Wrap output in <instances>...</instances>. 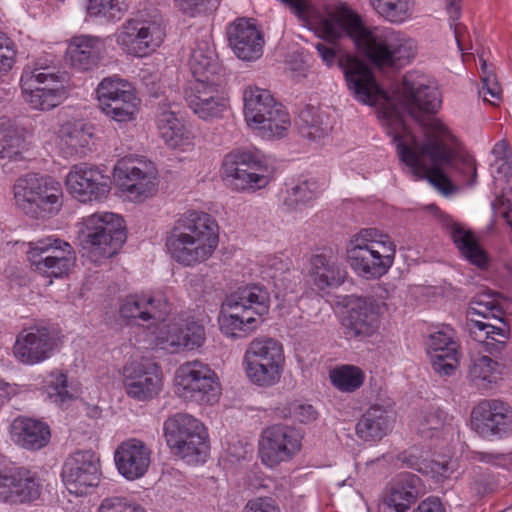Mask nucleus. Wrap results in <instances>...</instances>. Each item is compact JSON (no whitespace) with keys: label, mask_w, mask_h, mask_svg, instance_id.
I'll use <instances>...</instances> for the list:
<instances>
[{"label":"nucleus","mask_w":512,"mask_h":512,"mask_svg":"<svg viewBox=\"0 0 512 512\" xmlns=\"http://www.w3.org/2000/svg\"><path fill=\"white\" fill-rule=\"evenodd\" d=\"M349 92L359 102L379 107V115L393 137L400 161L416 179H426L444 195L454 190L451 178L467 185L476 182L475 159L435 114L442 100L430 77L409 72L388 95L370 67L351 54L338 56Z\"/></svg>","instance_id":"1"},{"label":"nucleus","mask_w":512,"mask_h":512,"mask_svg":"<svg viewBox=\"0 0 512 512\" xmlns=\"http://www.w3.org/2000/svg\"><path fill=\"white\" fill-rule=\"evenodd\" d=\"M121 318L151 323L145 336L147 347L175 355L194 351L206 340L204 324L186 313L172 315V304L161 291L127 295L119 305Z\"/></svg>","instance_id":"2"},{"label":"nucleus","mask_w":512,"mask_h":512,"mask_svg":"<svg viewBox=\"0 0 512 512\" xmlns=\"http://www.w3.org/2000/svg\"><path fill=\"white\" fill-rule=\"evenodd\" d=\"M321 37L333 41L348 36L357 48L379 66H401L414 58L415 41L391 29L365 28L345 3L327 9L319 23Z\"/></svg>","instance_id":"3"},{"label":"nucleus","mask_w":512,"mask_h":512,"mask_svg":"<svg viewBox=\"0 0 512 512\" xmlns=\"http://www.w3.org/2000/svg\"><path fill=\"white\" fill-rule=\"evenodd\" d=\"M219 245V226L215 218L200 210H187L166 237L169 256L180 266L195 267L208 261Z\"/></svg>","instance_id":"4"},{"label":"nucleus","mask_w":512,"mask_h":512,"mask_svg":"<svg viewBox=\"0 0 512 512\" xmlns=\"http://www.w3.org/2000/svg\"><path fill=\"white\" fill-rule=\"evenodd\" d=\"M345 256L356 276L364 280H378L394 265L396 245L383 231L364 228L350 237Z\"/></svg>","instance_id":"5"},{"label":"nucleus","mask_w":512,"mask_h":512,"mask_svg":"<svg viewBox=\"0 0 512 512\" xmlns=\"http://www.w3.org/2000/svg\"><path fill=\"white\" fill-rule=\"evenodd\" d=\"M77 239L95 261L114 256L126 241L124 218L111 211H98L82 217L75 225Z\"/></svg>","instance_id":"6"},{"label":"nucleus","mask_w":512,"mask_h":512,"mask_svg":"<svg viewBox=\"0 0 512 512\" xmlns=\"http://www.w3.org/2000/svg\"><path fill=\"white\" fill-rule=\"evenodd\" d=\"M166 25L156 9L139 10L127 18L113 34L122 53L143 58L155 52L164 42Z\"/></svg>","instance_id":"7"},{"label":"nucleus","mask_w":512,"mask_h":512,"mask_svg":"<svg viewBox=\"0 0 512 512\" xmlns=\"http://www.w3.org/2000/svg\"><path fill=\"white\" fill-rule=\"evenodd\" d=\"M220 176L236 192H256L269 185L273 171L269 159L257 149L237 148L222 161Z\"/></svg>","instance_id":"8"},{"label":"nucleus","mask_w":512,"mask_h":512,"mask_svg":"<svg viewBox=\"0 0 512 512\" xmlns=\"http://www.w3.org/2000/svg\"><path fill=\"white\" fill-rule=\"evenodd\" d=\"M503 301L494 294H481L473 298L467 311L471 334L488 351L502 349L509 338V325L503 321Z\"/></svg>","instance_id":"9"},{"label":"nucleus","mask_w":512,"mask_h":512,"mask_svg":"<svg viewBox=\"0 0 512 512\" xmlns=\"http://www.w3.org/2000/svg\"><path fill=\"white\" fill-rule=\"evenodd\" d=\"M285 363L283 345L270 337L254 338L247 345L242 359L245 376L260 388L277 385L282 378Z\"/></svg>","instance_id":"10"},{"label":"nucleus","mask_w":512,"mask_h":512,"mask_svg":"<svg viewBox=\"0 0 512 512\" xmlns=\"http://www.w3.org/2000/svg\"><path fill=\"white\" fill-rule=\"evenodd\" d=\"M164 435L173 453L191 465L204 463L209 454L205 426L195 417L178 413L164 422Z\"/></svg>","instance_id":"11"},{"label":"nucleus","mask_w":512,"mask_h":512,"mask_svg":"<svg viewBox=\"0 0 512 512\" xmlns=\"http://www.w3.org/2000/svg\"><path fill=\"white\" fill-rule=\"evenodd\" d=\"M13 197L18 208L36 217L57 214L63 205V191L58 181L28 174L16 180Z\"/></svg>","instance_id":"12"},{"label":"nucleus","mask_w":512,"mask_h":512,"mask_svg":"<svg viewBox=\"0 0 512 512\" xmlns=\"http://www.w3.org/2000/svg\"><path fill=\"white\" fill-rule=\"evenodd\" d=\"M120 196L133 203L152 198L158 190V173L153 162L140 156H125L113 167Z\"/></svg>","instance_id":"13"},{"label":"nucleus","mask_w":512,"mask_h":512,"mask_svg":"<svg viewBox=\"0 0 512 512\" xmlns=\"http://www.w3.org/2000/svg\"><path fill=\"white\" fill-rule=\"evenodd\" d=\"M175 393L184 401L213 405L221 396V383L209 365L198 361H186L175 371Z\"/></svg>","instance_id":"14"},{"label":"nucleus","mask_w":512,"mask_h":512,"mask_svg":"<svg viewBox=\"0 0 512 512\" xmlns=\"http://www.w3.org/2000/svg\"><path fill=\"white\" fill-rule=\"evenodd\" d=\"M26 255L31 268L49 279L68 276L76 262L72 246L52 235L28 242Z\"/></svg>","instance_id":"15"},{"label":"nucleus","mask_w":512,"mask_h":512,"mask_svg":"<svg viewBox=\"0 0 512 512\" xmlns=\"http://www.w3.org/2000/svg\"><path fill=\"white\" fill-rule=\"evenodd\" d=\"M101 111L111 120L123 124L137 119L141 99L128 81L119 77H106L96 88Z\"/></svg>","instance_id":"16"},{"label":"nucleus","mask_w":512,"mask_h":512,"mask_svg":"<svg viewBox=\"0 0 512 512\" xmlns=\"http://www.w3.org/2000/svg\"><path fill=\"white\" fill-rule=\"evenodd\" d=\"M20 82L24 101L32 109L50 110L66 98L63 81L49 68L25 69Z\"/></svg>","instance_id":"17"},{"label":"nucleus","mask_w":512,"mask_h":512,"mask_svg":"<svg viewBox=\"0 0 512 512\" xmlns=\"http://www.w3.org/2000/svg\"><path fill=\"white\" fill-rule=\"evenodd\" d=\"M67 192L81 203L102 202L111 192V177L97 165L77 163L65 176Z\"/></svg>","instance_id":"18"},{"label":"nucleus","mask_w":512,"mask_h":512,"mask_svg":"<svg viewBox=\"0 0 512 512\" xmlns=\"http://www.w3.org/2000/svg\"><path fill=\"white\" fill-rule=\"evenodd\" d=\"M302 436L293 427L272 425L263 430L258 454L261 462L268 468H276L291 461L301 450Z\"/></svg>","instance_id":"19"},{"label":"nucleus","mask_w":512,"mask_h":512,"mask_svg":"<svg viewBox=\"0 0 512 512\" xmlns=\"http://www.w3.org/2000/svg\"><path fill=\"white\" fill-rule=\"evenodd\" d=\"M61 477L70 494L88 495L100 483L101 471L98 457L91 451L73 453L65 460Z\"/></svg>","instance_id":"20"},{"label":"nucleus","mask_w":512,"mask_h":512,"mask_svg":"<svg viewBox=\"0 0 512 512\" xmlns=\"http://www.w3.org/2000/svg\"><path fill=\"white\" fill-rule=\"evenodd\" d=\"M123 386L127 395L138 401L156 397L163 388L160 366L149 359H137L123 367Z\"/></svg>","instance_id":"21"},{"label":"nucleus","mask_w":512,"mask_h":512,"mask_svg":"<svg viewBox=\"0 0 512 512\" xmlns=\"http://www.w3.org/2000/svg\"><path fill=\"white\" fill-rule=\"evenodd\" d=\"M224 81L191 82L186 89L185 99L191 111L203 121H213L223 117L229 108V100L224 90Z\"/></svg>","instance_id":"22"},{"label":"nucleus","mask_w":512,"mask_h":512,"mask_svg":"<svg viewBox=\"0 0 512 512\" xmlns=\"http://www.w3.org/2000/svg\"><path fill=\"white\" fill-rule=\"evenodd\" d=\"M494 160L490 165L492 176V192L495 196L491 201L493 213H499L512 233V188L508 185L511 172L510 152L506 143L500 141L492 150Z\"/></svg>","instance_id":"23"},{"label":"nucleus","mask_w":512,"mask_h":512,"mask_svg":"<svg viewBox=\"0 0 512 512\" xmlns=\"http://www.w3.org/2000/svg\"><path fill=\"white\" fill-rule=\"evenodd\" d=\"M385 310L386 304L373 297L352 296L344 320L346 335L364 339L376 334Z\"/></svg>","instance_id":"24"},{"label":"nucleus","mask_w":512,"mask_h":512,"mask_svg":"<svg viewBox=\"0 0 512 512\" xmlns=\"http://www.w3.org/2000/svg\"><path fill=\"white\" fill-rule=\"evenodd\" d=\"M58 336L46 327L23 330L13 346L15 358L25 365L40 364L49 359L59 348Z\"/></svg>","instance_id":"25"},{"label":"nucleus","mask_w":512,"mask_h":512,"mask_svg":"<svg viewBox=\"0 0 512 512\" xmlns=\"http://www.w3.org/2000/svg\"><path fill=\"white\" fill-rule=\"evenodd\" d=\"M42 483L36 472L24 467L4 470L0 481V501L27 504L40 498Z\"/></svg>","instance_id":"26"},{"label":"nucleus","mask_w":512,"mask_h":512,"mask_svg":"<svg viewBox=\"0 0 512 512\" xmlns=\"http://www.w3.org/2000/svg\"><path fill=\"white\" fill-rule=\"evenodd\" d=\"M471 427L483 438L503 436L512 431V409L499 400L481 402L472 411Z\"/></svg>","instance_id":"27"},{"label":"nucleus","mask_w":512,"mask_h":512,"mask_svg":"<svg viewBox=\"0 0 512 512\" xmlns=\"http://www.w3.org/2000/svg\"><path fill=\"white\" fill-rule=\"evenodd\" d=\"M156 125L160 138L169 149L181 153L195 149L196 134L191 124L180 114L163 109L157 115Z\"/></svg>","instance_id":"28"},{"label":"nucleus","mask_w":512,"mask_h":512,"mask_svg":"<svg viewBox=\"0 0 512 512\" xmlns=\"http://www.w3.org/2000/svg\"><path fill=\"white\" fill-rule=\"evenodd\" d=\"M152 451L141 439L122 441L114 452V462L119 474L129 481L142 478L151 464Z\"/></svg>","instance_id":"29"},{"label":"nucleus","mask_w":512,"mask_h":512,"mask_svg":"<svg viewBox=\"0 0 512 512\" xmlns=\"http://www.w3.org/2000/svg\"><path fill=\"white\" fill-rule=\"evenodd\" d=\"M233 53L241 60L254 61L262 56L264 38L254 20L240 18L227 28Z\"/></svg>","instance_id":"30"},{"label":"nucleus","mask_w":512,"mask_h":512,"mask_svg":"<svg viewBox=\"0 0 512 512\" xmlns=\"http://www.w3.org/2000/svg\"><path fill=\"white\" fill-rule=\"evenodd\" d=\"M107 53V39L92 35H76L67 41L66 62L78 71L97 67Z\"/></svg>","instance_id":"31"},{"label":"nucleus","mask_w":512,"mask_h":512,"mask_svg":"<svg viewBox=\"0 0 512 512\" xmlns=\"http://www.w3.org/2000/svg\"><path fill=\"white\" fill-rule=\"evenodd\" d=\"M433 369L443 375L452 374L458 365V346L454 341V331L446 326L430 334L427 343Z\"/></svg>","instance_id":"32"},{"label":"nucleus","mask_w":512,"mask_h":512,"mask_svg":"<svg viewBox=\"0 0 512 512\" xmlns=\"http://www.w3.org/2000/svg\"><path fill=\"white\" fill-rule=\"evenodd\" d=\"M346 275L345 268L332 250L315 254L309 260L308 276L319 290L340 286Z\"/></svg>","instance_id":"33"},{"label":"nucleus","mask_w":512,"mask_h":512,"mask_svg":"<svg viewBox=\"0 0 512 512\" xmlns=\"http://www.w3.org/2000/svg\"><path fill=\"white\" fill-rule=\"evenodd\" d=\"M93 137V129L81 121H66L57 131L56 146L65 159L86 156Z\"/></svg>","instance_id":"34"},{"label":"nucleus","mask_w":512,"mask_h":512,"mask_svg":"<svg viewBox=\"0 0 512 512\" xmlns=\"http://www.w3.org/2000/svg\"><path fill=\"white\" fill-rule=\"evenodd\" d=\"M11 440L23 449L36 451L48 445L51 437L49 426L38 419L19 416L9 426Z\"/></svg>","instance_id":"35"},{"label":"nucleus","mask_w":512,"mask_h":512,"mask_svg":"<svg viewBox=\"0 0 512 512\" xmlns=\"http://www.w3.org/2000/svg\"><path fill=\"white\" fill-rule=\"evenodd\" d=\"M188 65L194 78L192 82L225 80L216 51L208 41H201L196 44L191 51Z\"/></svg>","instance_id":"36"},{"label":"nucleus","mask_w":512,"mask_h":512,"mask_svg":"<svg viewBox=\"0 0 512 512\" xmlns=\"http://www.w3.org/2000/svg\"><path fill=\"white\" fill-rule=\"evenodd\" d=\"M246 310H240L239 306L225 300L218 314V326L220 332L227 338L236 340L251 334L257 327V318L248 315Z\"/></svg>","instance_id":"37"},{"label":"nucleus","mask_w":512,"mask_h":512,"mask_svg":"<svg viewBox=\"0 0 512 512\" xmlns=\"http://www.w3.org/2000/svg\"><path fill=\"white\" fill-rule=\"evenodd\" d=\"M394 417L391 411L379 406H371L356 424V435L363 441L376 442L385 437L393 428Z\"/></svg>","instance_id":"38"},{"label":"nucleus","mask_w":512,"mask_h":512,"mask_svg":"<svg viewBox=\"0 0 512 512\" xmlns=\"http://www.w3.org/2000/svg\"><path fill=\"white\" fill-rule=\"evenodd\" d=\"M292 121L288 111L279 103L270 112L249 125L258 136L266 140L281 139L288 135Z\"/></svg>","instance_id":"39"},{"label":"nucleus","mask_w":512,"mask_h":512,"mask_svg":"<svg viewBox=\"0 0 512 512\" xmlns=\"http://www.w3.org/2000/svg\"><path fill=\"white\" fill-rule=\"evenodd\" d=\"M416 500L414 478L407 476L395 483L379 504L380 512H407Z\"/></svg>","instance_id":"40"},{"label":"nucleus","mask_w":512,"mask_h":512,"mask_svg":"<svg viewBox=\"0 0 512 512\" xmlns=\"http://www.w3.org/2000/svg\"><path fill=\"white\" fill-rule=\"evenodd\" d=\"M505 366L489 356L472 358L468 369L471 382L479 388H488L502 379Z\"/></svg>","instance_id":"41"},{"label":"nucleus","mask_w":512,"mask_h":512,"mask_svg":"<svg viewBox=\"0 0 512 512\" xmlns=\"http://www.w3.org/2000/svg\"><path fill=\"white\" fill-rule=\"evenodd\" d=\"M449 231L454 244L471 264L480 268L487 265L488 256L470 231L455 222L450 224Z\"/></svg>","instance_id":"42"},{"label":"nucleus","mask_w":512,"mask_h":512,"mask_svg":"<svg viewBox=\"0 0 512 512\" xmlns=\"http://www.w3.org/2000/svg\"><path fill=\"white\" fill-rule=\"evenodd\" d=\"M243 102L244 117L248 126L279 104L268 90L257 86L245 88Z\"/></svg>","instance_id":"43"},{"label":"nucleus","mask_w":512,"mask_h":512,"mask_svg":"<svg viewBox=\"0 0 512 512\" xmlns=\"http://www.w3.org/2000/svg\"><path fill=\"white\" fill-rule=\"evenodd\" d=\"M226 300L239 306L240 310H246L252 317L262 316L269 309V294L260 286L253 285L239 289Z\"/></svg>","instance_id":"44"},{"label":"nucleus","mask_w":512,"mask_h":512,"mask_svg":"<svg viewBox=\"0 0 512 512\" xmlns=\"http://www.w3.org/2000/svg\"><path fill=\"white\" fill-rule=\"evenodd\" d=\"M42 391L48 401L59 406L79 395L77 385L69 383L67 375L59 371L51 372L45 378Z\"/></svg>","instance_id":"45"},{"label":"nucleus","mask_w":512,"mask_h":512,"mask_svg":"<svg viewBox=\"0 0 512 512\" xmlns=\"http://www.w3.org/2000/svg\"><path fill=\"white\" fill-rule=\"evenodd\" d=\"M29 149L23 135L8 120L0 122V158L21 160Z\"/></svg>","instance_id":"46"},{"label":"nucleus","mask_w":512,"mask_h":512,"mask_svg":"<svg viewBox=\"0 0 512 512\" xmlns=\"http://www.w3.org/2000/svg\"><path fill=\"white\" fill-rule=\"evenodd\" d=\"M373 10L386 21L402 24L412 19L415 0H369Z\"/></svg>","instance_id":"47"},{"label":"nucleus","mask_w":512,"mask_h":512,"mask_svg":"<svg viewBox=\"0 0 512 512\" xmlns=\"http://www.w3.org/2000/svg\"><path fill=\"white\" fill-rule=\"evenodd\" d=\"M299 129L304 137L319 141L328 135L331 127L325 113L316 107L308 106L299 114Z\"/></svg>","instance_id":"48"},{"label":"nucleus","mask_w":512,"mask_h":512,"mask_svg":"<svg viewBox=\"0 0 512 512\" xmlns=\"http://www.w3.org/2000/svg\"><path fill=\"white\" fill-rule=\"evenodd\" d=\"M317 181L306 180L287 190L283 200L289 211H303L319 194Z\"/></svg>","instance_id":"49"},{"label":"nucleus","mask_w":512,"mask_h":512,"mask_svg":"<svg viewBox=\"0 0 512 512\" xmlns=\"http://www.w3.org/2000/svg\"><path fill=\"white\" fill-rule=\"evenodd\" d=\"M329 379L339 391L351 393L363 385L365 373L354 365H340L330 370Z\"/></svg>","instance_id":"50"},{"label":"nucleus","mask_w":512,"mask_h":512,"mask_svg":"<svg viewBox=\"0 0 512 512\" xmlns=\"http://www.w3.org/2000/svg\"><path fill=\"white\" fill-rule=\"evenodd\" d=\"M128 10V0H88V16L107 22L120 20Z\"/></svg>","instance_id":"51"},{"label":"nucleus","mask_w":512,"mask_h":512,"mask_svg":"<svg viewBox=\"0 0 512 512\" xmlns=\"http://www.w3.org/2000/svg\"><path fill=\"white\" fill-rule=\"evenodd\" d=\"M451 422L452 418H449L444 411H429L418 417V431L427 437L434 436V432L453 434L454 428Z\"/></svg>","instance_id":"52"},{"label":"nucleus","mask_w":512,"mask_h":512,"mask_svg":"<svg viewBox=\"0 0 512 512\" xmlns=\"http://www.w3.org/2000/svg\"><path fill=\"white\" fill-rule=\"evenodd\" d=\"M415 470L429 475L438 483H445L453 478L454 473L457 471V464L455 461H435V460H421L415 461L410 464Z\"/></svg>","instance_id":"53"},{"label":"nucleus","mask_w":512,"mask_h":512,"mask_svg":"<svg viewBox=\"0 0 512 512\" xmlns=\"http://www.w3.org/2000/svg\"><path fill=\"white\" fill-rule=\"evenodd\" d=\"M480 61L482 86L479 90V95L485 102L497 105L502 99V89L495 74L488 70L486 61L483 59H480Z\"/></svg>","instance_id":"54"},{"label":"nucleus","mask_w":512,"mask_h":512,"mask_svg":"<svg viewBox=\"0 0 512 512\" xmlns=\"http://www.w3.org/2000/svg\"><path fill=\"white\" fill-rule=\"evenodd\" d=\"M97 512H147L146 509L136 502L123 496H112L104 498L97 508Z\"/></svg>","instance_id":"55"},{"label":"nucleus","mask_w":512,"mask_h":512,"mask_svg":"<svg viewBox=\"0 0 512 512\" xmlns=\"http://www.w3.org/2000/svg\"><path fill=\"white\" fill-rule=\"evenodd\" d=\"M174 3L182 14L194 18L215 9L219 0H174Z\"/></svg>","instance_id":"56"},{"label":"nucleus","mask_w":512,"mask_h":512,"mask_svg":"<svg viewBox=\"0 0 512 512\" xmlns=\"http://www.w3.org/2000/svg\"><path fill=\"white\" fill-rule=\"evenodd\" d=\"M16 60L14 42L4 33L0 32V77L7 74Z\"/></svg>","instance_id":"57"},{"label":"nucleus","mask_w":512,"mask_h":512,"mask_svg":"<svg viewBox=\"0 0 512 512\" xmlns=\"http://www.w3.org/2000/svg\"><path fill=\"white\" fill-rule=\"evenodd\" d=\"M282 3L287 5L291 11L301 20L303 23L309 24L315 15L314 7L306 0H280Z\"/></svg>","instance_id":"58"},{"label":"nucleus","mask_w":512,"mask_h":512,"mask_svg":"<svg viewBox=\"0 0 512 512\" xmlns=\"http://www.w3.org/2000/svg\"><path fill=\"white\" fill-rule=\"evenodd\" d=\"M289 416L300 423H309L317 418V412L310 404L294 402L289 409Z\"/></svg>","instance_id":"59"},{"label":"nucleus","mask_w":512,"mask_h":512,"mask_svg":"<svg viewBox=\"0 0 512 512\" xmlns=\"http://www.w3.org/2000/svg\"><path fill=\"white\" fill-rule=\"evenodd\" d=\"M243 512H280V509L272 498L260 497L250 500Z\"/></svg>","instance_id":"60"},{"label":"nucleus","mask_w":512,"mask_h":512,"mask_svg":"<svg viewBox=\"0 0 512 512\" xmlns=\"http://www.w3.org/2000/svg\"><path fill=\"white\" fill-rule=\"evenodd\" d=\"M446 9L450 19V26L454 30L455 39L457 41L458 47L461 48V35H460V27L455 22L460 17V2L461 0H446Z\"/></svg>","instance_id":"61"},{"label":"nucleus","mask_w":512,"mask_h":512,"mask_svg":"<svg viewBox=\"0 0 512 512\" xmlns=\"http://www.w3.org/2000/svg\"><path fill=\"white\" fill-rule=\"evenodd\" d=\"M266 266L269 270L268 276L272 279H277L288 271L289 263L282 257L272 256L267 259Z\"/></svg>","instance_id":"62"},{"label":"nucleus","mask_w":512,"mask_h":512,"mask_svg":"<svg viewBox=\"0 0 512 512\" xmlns=\"http://www.w3.org/2000/svg\"><path fill=\"white\" fill-rule=\"evenodd\" d=\"M24 391H26L24 386L7 383L0 378V406Z\"/></svg>","instance_id":"63"},{"label":"nucleus","mask_w":512,"mask_h":512,"mask_svg":"<svg viewBox=\"0 0 512 512\" xmlns=\"http://www.w3.org/2000/svg\"><path fill=\"white\" fill-rule=\"evenodd\" d=\"M248 451L245 445L238 442L231 445L225 452L224 460L234 464L247 457Z\"/></svg>","instance_id":"64"}]
</instances>
